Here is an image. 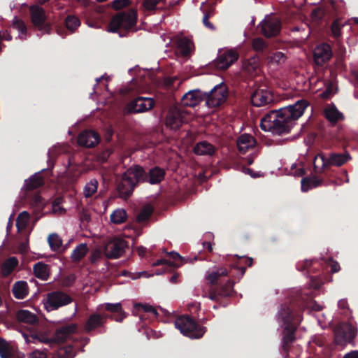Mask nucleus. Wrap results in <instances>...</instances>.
<instances>
[{"label": "nucleus", "instance_id": "1", "mask_svg": "<svg viewBox=\"0 0 358 358\" xmlns=\"http://www.w3.org/2000/svg\"><path fill=\"white\" fill-rule=\"evenodd\" d=\"M308 106L307 100L300 99L294 104L271 110L262 118L260 127L265 131L277 135L288 134Z\"/></svg>", "mask_w": 358, "mask_h": 358}, {"label": "nucleus", "instance_id": "2", "mask_svg": "<svg viewBox=\"0 0 358 358\" xmlns=\"http://www.w3.org/2000/svg\"><path fill=\"white\" fill-rule=\"evenodd\" d=\"M244 266H231L217 268L215 271L208 272L206 280L212 286H215L209 291L208 297L212 300L218 301L220 298L231 296L234 293V285L235 279L241 278L245 272ZM207 296V294L203 295Z\"/></svg>", "mask_w": 358, "mask_h": 358}, {"label": "nucleus", "instance_id": "3", "mask_svg": "<svg viewBox=\"0 0 358 358\" xmlns=\"http://www.w3.org/2000/svg\"><path fill=\"white\" fill-rule=\"evenodd\" d=\"M278 315L285 325L282 343L283 358H289L291 346L296 340L295 332L302 320V308L296 309L292 303H284L281 305Z\"/></svg>", "mask_w": 358, "mask_h": 358}, {"label": "nucleus", "instance_id": "4", "mask_svg": "<svg viewBox=\"0 0 358 358\" xmlns=\"http://www.w3.org/2000/svg\"><path fill=\"white\" fill-rule=\"evenodd\" d=\"M145 178L146 171L143 166L134 164L128 168L117 184L120 196L124 199L129 198L139 184L145 182Z\"/></svg>", "mask_w": 358, "mask_h": 358}, {"label": "nucleus", "instance_id": "5", "mask_svg": "<svg viewBox=\"0 0 358 358\" xmlns=\"http://www.w3.org/2000/svg\"><path fill=\"white\" fill-rule=\"evenodd\" d=\"M103 308L105 310L115 313V315H110L106 313L101 314L99 313H92L84 325L85 331L87 334H90L92 331H94L97 329L103 327L108 318L121 322L127 317V314L123 310L120 303H106L103 305Z\"/></svg>", "mask_w": 358, "mask_h": 358}, {"label": "nucleus", "instance_id": "6", "mask_svg": "<svg viewBox=\"0 0 358 358\" xmlns=\"http://www.w3.org/2000/svg\"><path fill=\"white\" fill-rule=\"evenodd\" d=\"M351 157L349 153L332 152L327 157L324 153L317 154L313 160V170L316 174H322L331 166H341L345 164Z\"/></svg>", "mask_w": 358, "mask_h": 358}, {"label": "nucleus", "instance_id": "7", "mask_svg": "<svg viewBox=\"0 0 358 358\" xmlns=\"http://www.w3.org/2000/svg\"><path fill=\"white\" fill-rule=\"evenodd\" d=\"M174 324L182 334L190 338H201L206 331L205 327L197 324L189 315L180 316L176 320Z\"/></svg>", "mask_w": 358, "mask_h": 358}, {"label": "nucleus", "instance_id": "8", "mask_svg": "<svg viewBox=\"0 0 358 358\" xmlns=\"http://www.w3.org/2000/svg\"><path fill=\"white\" fill-rule=\"evenodd\" d=\"M137 22V12L134 9L120 11L111 19L108 26V31L117 33L121 29L129 30L136 26Z\"/></svg>", "mask_w": 358, "mask_h": 358}, {"label": "nucleus", "instance_id": "9", "mask_svg": "<svg viewBox=\"0 0 358 358\" xmlns=\"http://www.w3.org/2000/svg\"><path fill=\"white\" fill-rule=\"evenodd\" d=\"M357 327L352 324L350 318L348 322L339 324L334 329V342L338 345H345L347 343L355 345V338L357 335Z\"/></svg>", "mask_w": 358, "mask_h": 358}, {"label": "nucleus", "instance_id": "10", "mask_svg": "<svg viewBox=\"0 0 358 358\" xmlns=\"http://www.w3.org/2000/svg\"><path fill=\"white\" fill-rule=\"evenodd\" d=\"M72 301V297L68 294L60 290L52 291L46 295L45 307L48 311H52L67 306Z\"/></svg>", "mask_w": 358, "mask_h": 358}, {"label": "nucleus", "instance_id": "11", "mask_svg": "<svg viewBox=\"0 0 358 358\" xmlns=\"http://www.w3.org/2000/svg\"><path fill=\"white\" fill-rule=\"evenodd\" d=\"M228 97V89L224 84L215 86L209 93H206L204 100L209 107L215 108L221 106Z\"/></svg>", "mask_w": 358, "mask_h": 358}, {"label": "nucleus", "instance_id": "12", "mask_svg": "<svg viewBox=\"0 0 358 358\" xmlns=\"http://www.w3.org/2000/svg\"><path fill=\"white\" fill-rule=\"evenodd\" d=\"M127 248L128 243L126 241L115 238L105 245L103 252L108 259H117L123 255Z\"/></svg>", "mask_w": 358, "mask_h": 358}, {"label": "nucleus", "instance_id": "13", "mask_svg": "<svg viewBox=\"0 0 358 358\" xmlns=\"http://www.w3.org/2000/svg\"><path fill=\"white\" fill-rule=\"evenodd\" d=\"M29 11L33 24L40 31L49 33L51 26L46 22L44 9L38 6H32Z\"/></svg>", "mask_w": 358, "mask_h": 358}, {"label": "nucleus", "instance_id": "14", "mask_svg": "<svg viewBox=\"0 0 358 358\" xmlns=\"http://www.w3.org/2000/svg\"><path fill=\"white\" fill-rule=\"evenodd\" d=\"M333 57V52L330 45L322 43L317 45L313 51V59L315 64L322 66Z\"/></svg>", "mask_w": 358, "mask_h": 358}, {"label": "nucleus", "instance_id": "15", "mask_svg": "<svg viewBox=\"0 0 358 358\" xmlns=\"http://www.w3.org/2000/svg\"><path fill=\"white\" fill-rule=\"evenodd\" d=\"M273 101V94L267 88H257L251 94V103L256 107L266 106Z\"/></svg>", "mask_w": 358, "mask_h": 358}, {"label": "nucleus", "instance_id": "16", "mask_svg": "<svg viewBox=\"0 0 358 358\" xmlns=\"http://www.w3.org/2000/svg\"><path fill=\"white\" fill-rule=\"evenodd\" d=\"M155 106V101L152 98L138 96L131 101L127 106L128 111L131 113H143L151 110Z\"/></svg>", "mask_w": 358, "mask_h": 358}, {"label": "nucleus", "instance_id": "17", "mask_svg": "<svg viewBox=\"0 0 358 358\" xmlns=\"http://www.w3.org/2000/svg\"><path fill=\"white\" fill-rule=\"evenodd\" d=\"M77 324L70 323L56 329L53 334V341L55 344L64 343L68 338L77 331Z\"/></svg>", "mask_w": 358, "mask_h": 358}, {"label": "nucleus", "instance_id": "18", "mask_svg": "<svg viewBox=\"0 0 358 358\" xmlns=\"http://www.w3.org/2000/svg\"><path fill=\"white\" fill-rule=\"evenodd\" d=\"M185 122V115L178 109L169 110L166 117V126L172 130H178Z\"/></svg>", "mask_w": 358, "mask_h": 358}, {"label": "nucleus", "instance_id": "19", "mask_svg": "<svg viewBox=\"0 0 358 358\" xmlns=\"http://www.w3.org/2000/svg\"><path fill=\"white\" fill-rule=\"evenodd\" d=\"M281 23L275 18L264 20L260 24L261 33L267 38L276 36L280 31Z\"/></svg>", "mask_w": 358, "mask_h": 358}, {"label": "nucleus", "instance_id": "20", "mask_svg": "<svg viewBox=\"0 0 358 358\" xmlns=\"http://www.w3.org/2000/svg\"><path fill=\"white\" fill-rule=\"evenodd\" d=\"M101 138L99 134L93 130H84L78 137V143L80 146L86 148H94L99 142Z\"/></svg>", "mask_w": 358, "mask_h": 358}, {"label": "nucleus", "instance_id": "21", "mask_svg": "<svg viewBox=\"0 0 358 358\" xmlns=\"http://www.w3.org/2000/svg\"><path fill=\"white\" fill-rule=\"evenodd\" d=\"M239 55L234 50H229L220 54L216 61L218 69L225 70L238 60Z\"/></svg>", "mask_w": 358, "mask_h": 358}, {"label": "nucleus", "instance_id": "22", "mask_svg": "<svg viewBox=\"0 0 358 358\" xmlns=\"http://www.w3.org/2000/svg\"><path fill=\"white\" fill-rule=\"evenodd\" d=\"M169 259H160L157 260L152 264L153 266L164 265L167 268H178L182 264L183 257H181L178 252H168L164 251Z\"/></svg>", "mask_w": 358, "mask_h": 358}, {"label": "nucleus", "instance_id": "23", "mask_svg": "<svg viewBox=\"0 0 358 358\" xmlns=\"http://www.w3.org/2000/svg\"><path fill=\"white\" fill-rule=\"evenodd\" d=\"M206 93L199 90H190L185 94L181 99V103L185 106L194 107L204 100Z\"/></svg>", "mask_w": 358, "mask_h": 358}, {"label": "nucleus", "instance_id": "24", "mask_svg": "<svg viewBox=\"0 0 358 358\" xmlns=\"http://www.w3.org/2000/svg\"><path fill=\"white\" fill-rule=\"evenodd\" d=\"M166 176V171L159 167L154 166L146 171L145 182L150 185H158L164 180Z\"/></svg>", "mask_w": 358, "mask_h": 358}, {"label": "nucleus", "instance_id": "25", "mask_svg": "<svg viewBox=\"0 0 358 358\" xmlns=\"http://www.w3.org/2000/svg\"><path fill=\"white\" fill-rule=\"evenodd\" d=\"M321 263L320 261L316 259L308 260L306 259L302 262H299L296 265V269L299 271H306L308 275L310 273H316L319 272L320 266Z\"/></svg>", "mask_w": 358, "mask_h": 358}, {"label": "nucleus", "instance_id": "26", "mask_svg": "<svg viewBox=\"0 0 358 358\" xmlns=\"http://www.w3.org/2000/svg\"><path fill=\"white\" fill-rule=\"evenodd\" d=\"M255 143V139L250 134H242L237 141L238 150L241 154H245L252 148Z\"/></svg>", "mask_w": 358, "mask_h": 358}, {"label": "nucleus", "instance_id": "27", "mask_svg": "<svg viewBox=\"0 0 358 358\" xmlns=\"http://www.w3.org/2000/svg\"><path fill=\"white\" fill-rule=\"evenodd\" d=\"M177 46L178 50L183 57L189 56L194 50L193 41L185 36L178 39Z\"/></svg>", "mask_w": 358, "mask_h": 358}, {"label": "nucleus", "instance_id": "28", "mask_svg": "<svg viewBox=\"0 0 358 358\" xmlns=\"http://www.w3.org/2000/svg\"><path fill=\"white\" fill-rule=\"evenodd\" d=\"M12 293L17 299H24L29 294V286L26 281L15 282L12 287Z\"/></svg>", "mask_w": 358, "mask_h": 358}, {"label": "nucleus", "instance_id": "29", "mask_svg": "<svg viewBox=\"0 0 358 358\" xmlns=\"http://www.w3.org/2000/svg\"><path fill=\"white\" fill-rule=\"evenodd\" d=\"M194 152L199 155H213L215 152V148L211 143L203 141L195 145Z\"/></svg>", "mask_w": 358, "mask_h": 358}, {"label": "nucleus", "instance_id": "30", "mask_svg": "<svg viewBox=\"0 0 358 358\" xmlns=\"http://www.w3.org/2000/svg\"><path fill=\"white\" fill-rule=\"evenodd\" d=\"M259 66V59L257 57H252L245 60L243 64V69L250 76L257 73Z\"/></svg>", "mask_w": 358, "mask_h": 358}, {"label": "nucleus", "instance_id": "31", "mask_svg": "<svg viewBox=\"0 0 358 358\" xmlns=\"http://www.w3.org/2000/svg\"><path fill=\"white\" fill-rule=\"evenodd\" d=\"M0 357L1 358H24V355H15L13 350L8 343L0 338Z\"/></svg>", "mask_w": 358, "mask_h": 358}, {"label": "nucleus", "instance_id": "32", "mask_svg": "<svg viewBox=\"0 0 358 358\" xmlns=\"http://www.w3.org/2000/svg\"><path fill=\"white\" fill-rule=\"evenodd\" d=\"M323 179L317 176L303 178L301 180V190L308 192L311 188L321 185Z\"/></svg>", "mask_w": 358, "mask_h": 358}, {"label": "nucleus", "instance_id": "33", "mask_svg": "<svg viewBox=\"0 0 358 358\" xmlns=\"http://www.w3.org/2000/svg\"><path fill=\"white\" fill-rule=\"evenodd\" d=\"M324 115L331 123L336 124L344 118L343 115L334 106H329L324 110Z\"/></svg>", "mask_w": 358, "mask_h": 358}, {"label": "nucleus", "instance_id": "34", "mask_svg": "<svg viewBox=\"0 0 358 358\" xmlns=\"http://www.w3.org/2000/svg\"><path fill=\"white\" fill-rule=\"evenodd\" d=\"M16 318L18 321L29 324H34L38 322L36 315L28 310H18L16 314Z\"/></svg>", "mask_w": 358, "mask_h": 358}, {"label": "nucleus", "instance_id": "35", "mask_svg": "<svg viewBox=\"0 0 358 358\" xmlns=\"http://www.w3.org/2000/svg\"><path fill=\"white\" fill-rule=\"evenodd\" d=\"M34 273L37 278L47 280L49 277V266L43 262H38L34 266Z\"/></svg>", "mask_w": 358, "mask_h": 358}, {"label": "nucleus", "instance_id": "36", "mask_svg": "<svg viewBox=\"0 0 358 358\" xmlns=\"http://www.w3.org/2000/svg\"><path fill=\"white\" fill-rule=\"evenodd\" d=\"M44 184L43 178L38 173L33 175L28 180H25V187L28 191L36 189Z\"/></svg>", "mask_w": 358, "mask_h": 358}, {"label": "nucleus", "instance_id": "37", "mask_svg": "<svg viewBox=\"0 0 358 358\" xmlns=\"http://www.w3.org/2000/svg\"><path fill=\"white\" fill-rule=\"evenodd\" d=\"M18 260L15 257H9L1 265V273L4 276L9 275L17 266Z\"/></svg>", "mask_w": 358, "mask_h": 358}, {"label": "nucleus", "instance_id": "38", "mask_svg": "<svg viewBox=\"0 0 358 358\" xmlns=\"http://www.w3.org/2000/svg\"><path fill=\"white\" fill-rule=\"evenodd\" d=\"M89 249L85 243L78 245L72 252L71 259L73 262H79L87 253Z\"/></svg>", "mask_w": 358, "mask_h": 358}, {"label": "nucleus", "instance_id": "39", "mask_svg": "<svg viewBox=\"0 0 358 358\" xmlns=\"http://www.w3.org/2000/svg\"><path fill=\"white\" fill-rule=\"evenodd\" d=\"M80 24V20L76 15H69L64 20L65 27L71 33L75 32Z\"/></svg>", "mask_w": 358, "mask_h": 358}, {"label": "nucleus", "instance_id": "40", "mask_svg": "<svg viewBox=\"0 0 358 358\" xmlns=\"http://www.w3.org/2000/svg\"><path fill=\"white\" fill-rule=\"evenodd\" d=\"M12 27L13 29L19 31V38L21 40H24L26 38V36L27 34V28L23 20L15 16L13 20Z\"/></svg>", "mask_w": 358, "mask_h": 358}, {"label": "nucleus", "instance_id": "41", "mask_svg": "<svg viewBox=\"0 0 358 358\" xmlns=\"http://www.w3.org/2000/svg\"><path fill=\"white\" fill-rule=\"evenodd\" d=\"M110 221L116 224H120L126 222L127 218V212L124 209L115 210L110 216Z\"/></svg>", "mask_w": 358, "mask_h": 358}, {"label": "nucleus", "instance_id": "42", "mask_svg": "<svg viewBox=\"0 0 358 358\" xmlns=\"http://www.w3.org/2000/svg\"><path fill=\"white\" fill-rule=\"evenodd\" d=\"M98 185V181L96 179H92L88 182L83 189L85 197L90 198L92 196L97 192Z\"/></svg>", "mask_w": 358, "mask_h": 358}, {"label": "nucleus", "instance_id": "43", "mask_svg": "<svg viewBox=\"0 0 358 358\" xmlns=\"http://www.w3.org/2000/svg\"><path fill=\"white\" fill-rule=\"evenodd\" d=\"M75 355L73 348L70 345L60 347L57 351L58 358H73Z\"/></svg>", "mask_w": 358, "mask_h": 358}, {"label": "nucleus", "instance_id": "44", "mask_svg": "<svg viewBox=\"0 0 358 358\" xmlns=\"http://www.w3.org/2000/svg\"><path fill=\"white\" fill-rule=\"evenodd\" d=\"M345 25V23L341 22V19L337 18L334 20L331 25V31L333 37L338 40L341 36V29Z\"/></svg>", "mask_w": 358, "mask_h": 358}, {"label": "nucleus", "instance_id": "45", "mask_svg": "<svg viewBox=\"0 0 358 358\" xmlns=\"http://www.w3.org/2000/svg\"><path fill=\"white\" fill-rule=\"evenodd\" d=\"M48 244L52 251H57L62 245V240L57 234H51L48 238Z\"/></svg>", "mask_w": 358, "mask_h": 358}, {"label": "nucleus", "instance_id": "46", "mask_svg": "<svg viewBox=\"0 0 358 358\" xmlns=\"http://www.w3.org/2000/svg\"><path fill=\"white\" fill-rule=\"evenodd\" d=\"M153 212L152 208L150 206L143 208L137 215L136 221L139 223L147 221L152 215Z\"/></svg>", "mask_w": 358, "mask_h": 358}, {"label": "nucleus", "instance_id": "47", "mask_svg": "<svg viewBox=\"0 0 358 358\" xmlns=\"http://www.w3.org/2000/svg\"><path fill=\"white\" fill-rule=\"evenodd\" d=\"M203 17L202 22L203 25L210 30H215V26L209 21V18L213 15V10L211 8L203 9Z\"/></svg>", "mask_w": 358, "mask_h": 358}, {"label": "nucleus", "instance_id": "48", "mask_svg": "<svg viewBox=\"0 0 358 358\" xmlns=\"http://www.w3.org/2000/svg\"><path fill=\"white\" fill-rule=\"evenodd\" d=\"M162 1V0H144L143 5L146 10L153 11L160 8L158 5Z\"/></svg>", "mask_w": 358, "mask_h": 358}, {"label": "nucleus", "instance_id": "49", "mask_svg": "<svg viewBox=\"0 0 358 358\" xmlns=\"http://www.w3.org/2000/svg\"><path fill=\"white\" fill-rule=\"evenodd\" d=\"M31 337L34 340H36L38 342H41L43 343L50 344V345L55 344L54 341H53V336L50 338L45 334H32V335H31Z\"/></svg>", "mask_w": 358, "mask_h": 358}, {"label": "nucleus", "instance_id": "50", "mask_svg": "<svg viewBox=\"0 0 358 358\" xmlns=\"http://www.w3.org/2000/svg\"><path fill=\"white\" fill-rule=\"evenodd\" d=\"M252 48L257 52H263L266 48V42L261 38H256L252 42Z\"/></svg>", "mask_w": 358, "mask_h": 358}, {"label": "nucleus", "instance_id": "51", "mask_svg": "<svg viewBox=\"0 0 358 358\" xmlns=\"http://www.w3.org/2000/svg\"><path fill=\"white\" fill-rule=\"evenodd\" d=\"M138 310H142L145 313H152L154 316L157 317L158 315V313L157 310L152 306L148 304H137L136 306Z\"/></svg>", "mask_w": 358, "mask_h": 358}, {"label": "nucleus", "instance_id": "52", "mask_svg": "<svg viewBox=\"0 0 358 358\" xmlns=\"http://www.w3.org/2000/svg\"><path fill=\"white\" fill-rule=\"evenodd\" d=\"M102 257V252L96 249L91 252L90 261L92 264H96Z\"/></svg>", "mask_w": 358, "mask_h": 358}, {"label": "nucleus", "instance_id": "53", "mask_svg": "<svg viewBox=\"0 0 358 358\" xmlns=\"http://www.w3.org/2000/svg\"><path fill=\"white\" fill-rule=\"evenodd\" d=\"M129 3V0H115L113 2L112 6L115 10H120L128 6Z\"/></svg>", "mask_w": 358, "mask_h": 358}, {"label": "nucleus", "instance_id": "54", "mask_svg": "<svg viewBox=\"0 0 358 358\" xmlns=\"http://www.w3.org/2000/svg\"><path fill=\"white\" fill-rule=\"evenodd\" d=\"M285 59V54L281 52H276L272 56V61L277 64L283 63Z\"/></svg>", "mask_w": 358, "mask_h": 358}, {"label": "nucleus", "instance_id": "55", "mask_svg": "<svg viewBox=\"0 0 358 358\" xmlns=\"http://www.w3.org/2000/svg\"><path fill=\"white\" fill-rule=\"evenodd\" d=\"M12 40V36L8 31H5L3 32L0 31V52L1 51L2 48V41H11Z\"/></svg>", "mask_w": 358, "mask_h": 358}, {"label": "nucleus", "instance_id": "56", "mask_svg": "<svg viewBox=\"0 0 358 358\" xmlns=\"http://www.w3.org/2000/svg\"><path fill=\"white\" fill-rule=\"evenodd\" d=\"M338 306L339 308L344 310V314L347 315L348 312L351 313L348 307V303L346 299H341L338 301Z\"/></svg>", "mask_w": 358, "mask_h": 358}, {"label": "nucleus", "instance_id": "57", "mask_svg": "<svg viewBox=\"0 0 358 358\" xmlns=\"http://www.w3.org/2000/svg\"><path fill=\"white\" fill-rule=\"evenodd\" d=\"M30 358H46V355L39 350H34L30 354Z\"/></svg>", "mask_w": 358, "mask_h": 358}, {"label": "nucleus", "instance_id": "58", "mask_svg": "<svg viewBox=\"0 0 358 358\" xmlns=\"http://www.w3.org/2000/svg\"><path fill=\"white\" fill-rule=\"evenodd\" d=\"M29 218V213H27V211H23V212L20 213L17 218V220H16L17 226L18 227L20 220L25 219L26 220H28Z\"/></svg>", "mask_w": 358, "mask_h": 358}, {"label": "nucleus", "instance_id": "59", "mask_svg": "<svg viewBox=\"0 0 358 358\" xmlns=\"http://www.w3.org/2000/svg\"><path fill=\"white\" fill-rule=\"evenodd\" d=\"M331 270L332 273H336L340 270V265L337 262L331 261Z\"/></svg>", "mask_w": 358, "mask_h": 358}, {"label": "nucleus", "instance_id": "60", "mask_svg": "<svg viewBox=\"0 0 358 358\" xmlns=\"http://www.w3.org/2000/svg\"><path fill=\"white\" fill-rule=\"evenodd\" d=\"M343 358H358V351L353 350L345 354Z\"/></svg>", "mask_w": 358, "mask_h": 358}, {"label": "nucleus", "instance_id": "61", "mask_svg": "<svg viewBox=\"0 0 358 358\" xmlns=\"http://www.w3.org/2000/svg\"><path fill=\"white\" fill-rule=\"evenodd\" d=\"M146 250H147L146 248L143 246H140L137 248V252L140 257L145 256V255L146 253Z\"/></svg>", "mask_w": 358, "mask_h": 358}, {"label": "nucleus", "instance_id": "62", "mask_svg": "<svg viewBox=\"0 0 358 358\" xmlns=\"http://www.w3.org/2000/svg\"><path fill=\"white\" fill-rule=\"evenodd\" d=\"M203 248H206L209 252H212L213 246L210 242H203Z\"/></svg>", "mask_w": 358, "mask_h": 358}, {"label": "nucleus", "instance_id": "63", "mask_svg": "<svg viewBox=\"0 0 358 358\" xmlns=\"http://www.w3.org/2000/svg\"><path fill=\"white\" fill-rule=\"evenodd\" d=\"M179 277L178 273H174L170 278V282L171 283H177L178 282V278Z\"/></svg>", "mask_w": 358, "mask_h": 358}, {"label": "nucleus", "instance_id": "64", "mask_svg": "<svg viewBox=\"0 0 358 358\" xmlns=\"http://www.w3.org/2000/svg\"><path fill=\"white\" fill-rule=\"evenodd\" d=\"M245 264H246V265H248V266H252V263H253V259H252V258L247 257V258L245 259Z\"/></svg>", "mask_w": 358, "mask_h": 358}]
</instances>
